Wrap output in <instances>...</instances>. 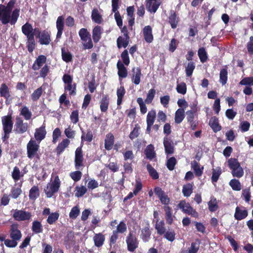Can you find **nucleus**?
<instances>
[{
	"label": "nucleus",
	"mask_w": 253,
	"mask_h": 253,
	"mask_svg": "<svg viewBox=\"0 0 253 253\" xmlns=\"http://www.w3.org/2000/svg\"><path fill=\"white\" fill-rule=\"evenodd\" d=\"M14 4L15 1L11 0L6 6L0 4V21L2 24L10 23L13 25L17 22L20 14V9L15 8L12 11Z\"/></svg>",
	"instance_id": "f257e3e1"
},
{
	"label": "nucleus",
	"mask_w": 253,
	"mask_h": 253,
	"mask_svg": "<svg viewBox=\"0 0 253 253\" xmlns=\"http://www.w3.org/2000/svg\"><path fill=\"white\" fill-rule=\"evenodd\" d=\"M1 124L3 135L2 136L3 141L7 140L9 137V134L11 132L13 123L11 115L4 116L1 117Z\"/></svg>",
	"instance_id": "f03ea898"
},
{
	"label": "nucleus",
	"mask_w": 253,
	"mask_h": 253,
	"mask_svg": "<svg viewBox=\"0 0 253 253\" xmlns=\"http://www.w3.org/2000/svg\"><path fill=\"white\" fill-rule=\"evenodd\" d=\"M60 186V180L58 176H56L54 180L48 183L45 188L44 192L48 198H51L59 189Z\"/></svg>",
	"instance_id": "7ed1b4c3"
},
{
	"label": "nucleus",
	"mask_w": 253,
	"mask_h": 253,
	"mask_svg": "<svg viewBox=\"0 0 253 253\" xmlns=\"http://www.w3.org/2000/svg\"><path fill=\"white\" fill-rule=\"evenodd\" d=\"M13 217L17 221H25L31 217V214L28 211L22 210H12Z\"/></svg>",
	"instance_id": "20e7f679"
},
{
	"label": "nucleus",
	"mask_w": 253,
	"mask_h": 253,
	"mask_svg": "<svg viewBox=\"0 0 253 253\" xmlns=\"http://www.w3.org/2000/svg\"><path fill=\"white\" fill-rule=\"evenodd\" d=\"M39 143L35 140L31 139L27 145V156L29 159H32L37 154L39 149Z\"/></svg>",
	"instance_id": "39448f33"
},
{
	"label": "nucleus",
	"mask_w": 253,
	"mask_h": 253,
	"mask_svg": "<svg viewBox=\"0 0 253 253\" xmlns=\"http://www.w3.org/2000/svg\"><path fill=\"white\" fill-rule=\"evenodd\" d=\"M126 243L127 246L128 250L130 252H133L138 247V241L135 236L132 232H129L126 238Z\"/></svg>",
	"instance_id": "423d86ee"
},
{
	"label": "nucleus",
	"mask_w": 253,
	"mask_h": 253,
	"mask_svg": "<svg viewBox=\"0 0 253 253\" xmlns=\"http://www.w3.org/2000/svg\"><path fill=\"white\" fill-rule=\"evenodd\" d=\"M15 131L18 133H23L25 132L28 129V124L24 123L23 121L19 117L16 119V123L15 125Z\"/></svg>",
	"instance_id": "0eeeda50"
},
{
	"label": "nucleus",
	"mask_w": 253,
	"mask_h": 253,
	"mask_svg": "<svg viewBox=\"0 0 253 253\" xmlns=\"http://www.w3.org/2000/svg\"><path fill=\"white\" fill-rule=\"evenodd\" d=\"M35 33L38 35L41 44L47 45L49 43L50 39L47 32L43 31L41 33L38 29H35Z\"/></svg>",
	"instance_id": "6e6552de"
},
{
	"label": "nucleus",
	"mask_w": 253,
	"mask_h": 253,
	"mask_svg": "<svg viewBox=\"0 0 253 253\" xmlns=\"http://www.w3.org/2000/svg\"><path fill=\"white\" fill-rule=\"evenodd\" d=\"M146 8L150 12L155 13L161 4V0H146Z\"/></svg>",
	"instance_id": "1a4fd4ad"
},
{
	"label": "nucleus",
	"mask_w": 253,
	"mask_h": 253,
	"mask_svg": "<svg viewBox=\"0 0 253 253\" xmlns=\"http://www.w3.org/2000/svg\"><path fill=\"white\" fill-rule=\"evenodd\" d=\"M18 224H13L10 227V238L17 242L21 239L22 234L21 231L18 229Z\"/></svg>",
	"instance_id": "9d476101"
},
{
	"label": "nucleus",
	"mask_w": 253,
	"mask_h": 253,
	"mask_svg": "<svg viewBox=\"0 0 253 253\" xmlns=\"http://www.w3.org/2000/svg\"><path fill=\"white\" fill-rule=\"evenodd\" d=\"M46 134L45 126L42 125L40 127L36 129L34 137L36 140L40 143L45 138Z\"/></svg>",
	"instance_id": "9b49d317"
},
{
	"label": "nucleus",
	"mask_w": 253,
	"mask_h": 253,
	"mask_svg": "<svg viewBox=\"0 0 253 253\" xmlns=\"http://www.w3.org/2000/svg\"><path fill=\"white\" fill-rule=\"evenodd\" d=\"M56 26L57 29L56 38L60 39L61 37L64 27V18L62 16H59L57 18Z\"/></svg>",
	"instance_id": "f8f14e48"
},
{
	"label": "nucleus",
	"mask_w": 253,
	"mask_h": 253,
	"mask_svg": "<svg viewBox=\"0 0 253 253\" xmlns=\"http://www.w3.org/2000/svg\"><path fill=\"white\" fill-rule=\"evenodd\" d=\"M83 156L82 150L81 147H78L75 151V166L76 169H79L80 167L83 166Z\"/></svg>",
	"instance_id": "ddd939ff"
},
{
	"label": "nucleus",
	"mask_w": 253,
	"mask_h": 253,
	"mask_svg": "<svg viewBox=\"0 0 253 253\" xmlns=\"http://www.w3.org/2000/svg\"><path fill=\"white\" fill-rule=\"evenodd\" d=\"M132 82L136 85L139 84L140 83L141 77L142 76L141 70L139 68H133L132 69Z\"/></svg>",
	"instance_id": "4468645a"
},
{
	"label": "nucleus",
	"mask_w": 253,
	"mask_h": 253,
	"mask_svg": "<svg viewBox=\"0 0 253 253\" xmlns=\"http://www.w3.org/2000/svg\"><path fill=\"white\" fill-rule=\"evenodd\" d=\"M129 39V37L126 32L124 33V36H120L117 41L118 48H126L128 44Z\"/></svg>",
	"instance_id": "2eb2a0df"
},
{
	"label": "nucleus",
	"mask_w": 253,
	"mask_h": 253,
	"mask_svg": "<svg viewBox=\"0 0 253 253\" xmlns=\"http://www.w3.org/2000/svg\"><path fill=\"white\" fill-rule=\"evenodd\" d=\"M151 235V231L149 224L144 227L141 230L140 238L144 242H148Z\"/></svg>",
	"instance_id": "dca6fc26"
},
{
	"label": "nucleus",
	"mask_w": 253,
	"mask_h": 253,
	"mask_svg": "<svg viewBox=\"0 0 253 253\" xmlns=\"http://www.w3.org/2000/svg\"><path fill=\"white\" fill-rule=\"evenodd\" d=\"M145 40L148 43H151L153 40L152 28L150 26H146L143 30Z\"/></svg>",
	"instance_id": "f3484780"
},
{
	"label": "nucleus",
	"mask_w": 253,
	"mask_h": 253,
	"mask_svg": "<svg viewBox=\"0 0 253 253\" xmlns=\"http://www.w3.org/2000/svg\"><path fill=\"white\" fill-rule=\"evenodd\" d=\"M22 33L27 37V38L34 36L36 34L35 33V31L33 32V29L32 25L29 23H26L22 27Z\"/></svg>",
	"instance_id": "a211bd4d"
},
{
	"label": "nucleus",
	"mask_w": 253,
	"mask_h": 253,
	"mask_svg": "<svg viewBox=\"0 0 253 253\" xmlns=\"http://www.w3.org/2000/svg\"><path fill=\"white\" fill-rule=\"evenodd\" d=\"M117 69L118 70V75L120 78H125L127 77V71L124 64L120 61H118L117 64Z\"/></svg>",
	"instance_id": "6ab92c4d"
},
{
	"label": "nucleus",
	"mask_w": 253,
	"mask_h": 253,
	"mask_svg": "<svg viewBox=\"0 0 253 253\" xmlns=\"http://www.w3.org/2000/svg\"><path fill=\"white\" fill-rule=\"evenodd\" d=\"M164 210L165 212V218L167 223L169 225H171L173 222V216L172 214L171 208L169 206H166L164 207Z\"/></svg>",
	"instance_id": "aec40b11"
},
{
	"label": "nucleus",
	"mask_w": 253,
	"mask_h": 253,
	"mask_svg": "<svg viewBox=\"0 0 253 253\" xmlns=\"http://www.w3.org/2000/svg\"><path fill=\"white\" fill-rule=\"evenodd\" d=\"M114 143V137L113 134L108 133L105 139V148L108 150H111Z\"/></svg>",
	"instance_id": "412c9836"
},
{
	"label": "nucleus",
	"mask_w": 253,
	"mask_h": 253,
	"mask_svg": "<svg viewBox=\"0 0 253 253\" xmlns=\"http://www.w3.org/2000/svg\"><path fill=\"white\" fill-rule=\"evenodd\" d=\"M0 95L6 99V101L10 97L9 88L5 84H2L0 86Z\"/></svg>",
	"instance_id": "4be33fe9"
},
{
	"label": "nucleus",
	"mask_w": 253,
	"mask_h": 253,
	"mask_svg": "<svg viewBox=\"0 0 253 253\" xmlns=\"http://www.w3.org/2000/svg\"><path fill=\"white\" fill-rule=\"evenodd\" d=\"M144 153L146 158L150 160H152L156 157L154 147L152 144H150L147 146L144 151Z\"/></svg>",
	"instance_id": "5701e85b"
},
{
	"label": "nucleus",
	"mask_w": 253,
	"mask_h": 253,
	"mask_svg": "<svg viewBox=\"0 0 253 253\" xmlns=\"http://www.w3.org/2000/svg\"><path fill=\"white\" fill-rule=\"evenodd\" d=\"M70 140L68 139H64L60 143L58 144L56 148L57 154L60 155L62 153L65 148L68 147L70 144Z\"/></svg>",
	"instance_id": "b1692460"
},
{
	"label": "nucleus",
	"mask_w": 253,
	"mask_h": 253,
	"mask_svg": "<svg viewBox=\"0 0 253 253\" xmlns=\"http://www.w3.org/2000/svg\"><path fill=\"white\" fill-rule=\"evenodd\" d=\"M46 61V57L44 55L39 56L33 66L34 70H38Z\"/></svg>",
	"instance_id": "393cba45"
},
{
	"label": "nucleus",
	"mask_w": 253,
	"mask_h": 253,
	"mask_svg": "<svg viewBox=\"0 0 253 253\" xmlns=\"http://www.w3.org/2000/svg\"><path fill=\"white\" fill-rule=\"evenodd\" d=\"M155 229L158 234L160 235L164 234L166 232L164 221L157 219L155 224Z\"/></svg>",
	"instance_id": "a878e982"
},
{
	"label": "nucleus",
	"mask_w": 253,
	"mask_h": 253,
	"mask_svg": "<svg viewBox=\"0 0 253 253\" xmlns=\"http://www.w3.org/2000/svg\"><path fill=\"white\" fill-rule=\"evenodd\" d=\"M91 18L93 21L97 24H100L103 21L101 15L96 8H94L91 12Z\"/></svg>",
	"instance_id": "bb28decb"
},
{
	"label": "nucleus",
	"mask_w": 253,
	"mask_h": 253,
	"mask_svg": "<svg viewBox=\"0 0 253 253\" xmlns=\"http://www.w3.org/2000/svg\"><path fill=\"white\" fill-rule=\"evenodd\" d=\"M248 215V212L246 210H241L239 208L237 207L234 214L235 218L238 220H242Z\"/></svg>",
	"instance_id": "cd10ccee"
},
{
	"label": "nucleus",
	"mask_w": 253,
	"mask_h": 253,
	"mask_svg": "<svg viewBox=\"0 0 253 253\" xmlns=\"http://www.w3.org/2000/svg\"><path fill=\"white\" fill-rule=\"evenodd\" d=\"M93 241L95 246L100 247L104 244L105 237L101 233L95 234L93 237Z\"/></svg>",
	"instance_id": "c85d7f7f"
},
{
	"label": "nucleus",
	"mask_w": 253,
	"mask_h": 253,
	"mask_svg": "<svg viewBox=\"0 0 253 253\" xmlns=\"http://www.w3.org/2000/svg\"><path fill=\"white\" fill-rule=\"evenodd\" d=\"M109 103V99L107 95L103 96L100 102V108L102 112L107 111Z\"/></svg>",
	"instance_id": "c756f323"
},
{
	"label": "nucleus",
	"mask_w": 253,
	"mask_h": 253,
	"mask_svg": "<svg viewBox=\"0 0 253 253\" xmlns=\"http://www.w3.org/2000/svg\"><path fill=\"white\" fill-rule=\"evenodd\" d=\"M32 230L35 234L41 233L43 231V227L41 222L35 220L32 223Z\"/></svg>",
	"instance_id": "7c9ffc66"
},
{
	"label": "nucleus",
	"mask_w": 253,
	"mask_h": 253,
	"mask_svg": "<svg viewBox=\"0 0 253 253\" xmlns=\"http://www.w3.org/2000/svg\"><path fill=\"white\" fill-rule=\"evenodd\" d=\"M102 28L99 26H95L92 31V37L94 42H97L101 38Z\"/></svg>",
	"instance_id": "2f4dec72"
},
{
	"label": "nucleus",
	"mask_w": 253,
	"mask_h": 253,
	"mask_svg": "<svg viewBox=\"0 0 253 253\" xmlns=\"http://www.w3.org/2000/svg\"><path fill=\"white\" fill-rule=\"evenodd\" d=\"M166 153L168 154H171L173 153V143L168 138H165L164 140Z\"/></svg>",
	"instance_id": "473e14b6"
},
{
	"label": "nucleus",
	"mask_w": 253,
	"mask_h": 253,
	"mask_svg": "<svg viewBox=\"0 0 253 253\" xmlns=\"http://www.w3.org/2000/svg\"><path fill=\"white\" fill-rule=\"evenodd\" d=\"M209 125L215 132L219 131L221 129V126L219 125L218 120L217 118L212 117L209 121Z\"/></svg>",
	"instance_id": "72a5a7b5"
},
{
	"label": "nucleus",
	"mask_w": 253,
	"mask_h": 253,
	"mask_svg": "<svg viewBox=\"0 0 253 253\" xmlns=\"http://www.w3.org/2000/svg\"><path fill=\"white\" fill-rule=\"evenodd\" d=\"M184 108L178 109L175 114V122L180 124L184 118Z\"/></svg>",
	"instance_id": "f704fd0d"
},
{
	"label": "nucleus",
	"mask_w": 253,
	"mask_h": 253,
	"mask_svg": "<svg viewBox=\"0 0 253 253\" xmlns=\"http://www.w3.org/2000/svg\"><path fill=\"white\" fill-rule=\"evenodd\" d=\"M169 21L172 29H175L176 28L178 23V19L174 12H170L169 18Z\"/></svg>",
	"instance_id": "c9c22d12"
},
{
	"label": "nucleus",
	"mask_w": 253,
	"mask_h": 253,
	"mask_svg": "<svg viewBox=\"0 0 253 253\" xmlns=\"http://www.w3.org/2000/svg\"><path fill=\"white\" fill-rule=\"evenodd\" d=\"M40 195L39 189L38 186H34L30 190L29 198L35 200Z\"/></svg>",
	"instance_id": "e433bc0d"
},
{
	"label": "nucleus",
	"mask_w": 253,
	"mask_h": 253,
	"mask_svg": "<svg viewBox=\"0 0 253 253\" xmlns=\"http://www.w3.org/2000/svg\"><path fill=\"white\" fill-rule=\"evenodd\" d=\"M177 207L181 209L183 212L187 214L192 208L189 204L186 203L185 201H181L178 204Z\"/></svg>",
	"instance_id": "4c0bfd02"
},
{
	"label": "nucleus",
	"mask_w": 253,
	"mask_h": 253,
	"mask_svg": "<svg viewBox=\"0 0 253 253\" xmlns=\"http://www.w3.org/2000/svg\"><path fill=\"white\" fill-rule=\"evenodd\" d=\"M125 90L123 86H121L117 89V105H120L122 102V99L124 95L125 94Z\"/></svg>",
	"instance_id": "58836bf2"
},
{
	"label": "nucleus",
	"mask_w": 253,
	"mask_h": 253,
	"mask_svg": "<svg viewBox=\"0 0 253 253\" xmlns=\"http://www.w3.org/2000/svg\"><path fill=\"white\" fill-rule=\"evenodd\" d=\"M156 115L155 110H152L150 111L147 115V124L153 125L156 118Z\"/></svg>",
	"instance_id": "ea45409f"
},
{
	"label": "nucleus",
	"mask_w": 253,
	"mask_h": 253,
	"mask_svg": "<svg viewBox=\"0 0 253 253\" xmlns=\"http://www.w3.org/2000/svg\"><path fill=\"white\" fill-rule=\"evenodd\" d=\"M221 174V169L220 168H216L212 169L211 181L212 182H216Z\"/></svg>",
	"instance_id": "a19ab883"
},
{
	"label": "nucleus",
	"mask_w": 253,
	"mask_h": 253,
	"mask_svg": "<svg viewBox=\"0 0 253 253\" xmlns=\"http://www.w3.org/2000/svg\"><path fill=\"white\" fill-rule=\"evenodd\" d=\"M62 58L64 61L66 62H69L72 60L73 56L70 52L66 50L64 48H62Z\"/></svg>",
	"instance_id": "79ce46f5"
},
{
	"label": "nucleus",
	"mask_w": 253,
	"mask_h": 253,
	"mask_svg": "<svg viewBox=\"0 0 253 253\" xmlns=\"http://www.w3.org/2000/svg\"><path fill=\"white\" fill-rule=\"evenodd\" d=\"M59 214L57 212H52L48 216L47 219V222L49 224L54 223L58 219Z\"/></svg>",
	"instance_id": "37998d69"
},
{
	"label": "nucleus",
	"mask_w": 253,
	"mask_h": 253,
	"mask_svg": "<svg viewBox=\"0 0 253 253\" xmlns=\"http://www.w3.org/2000/svg\"><path fill=\"white\" fill-rule=\"evenodd\" d=\"M209 210L213 212L216 211L218 209L217 202L216 199L212 198L208 203Z\"/></svg>",
	"instance_id": "c03bdc74"
},
{
	"label": "nucleus",
	"mask_w": 253,
	"mask_h": 253,
	"mask_svg": "<svg viewBox=\"0 0 253 253\" xmlns=\"http://www.w3.org/2000/svg\"><path fill=\"white\" fill-rule=\"evenodd\" d=\"M27 38V46L28 48V50L30 52H32L34 48L35 45V42L34 39V36H32L31 37Z\"/></svg>",
	"instance_id": "a18cd8bd"
},
{
	"label": "nucleus",
	"mask_w": 253,
	"mask_h": 253,
	"mask_svg": "<svg viewBox=\"0 0 253 253\" xmlns=\"http://www.w3.org/2000/svg\"><path fill=\"white\" fill-rule=\"evenodd\" d=\"M193 185L191 184H187L184 185L182 189V193L184 196L189 197L192 192Z\"/></svg>",
	"instance_id": "49530a36"
},
{
	"label": "nucleus",
	"mask_w": 253,
	"mask_h": 253,
	"mask_svg": "<svg viewBox=\"0 0 253 253\" xmlns=\"http://www.w3.org/2000/svg\"><path fill=\"white\" fill-rule=\"evenodd\" d=\"M230 186L235 191H240L241 189V185L240 181L236 179H232L229 182Z\"/></svg>",
	"instance_id": "de8ad7c7"
},
{
	"label": "nucleus",
	"mask_w": 253,
	"mask_h": 253,
	"mask_svg": "<svg viewBox=\"0 0 253 253\" xmlns=\"http://www.w3.org/2000/svg\"><path fill=\"white\" fill-rule=\"evenodd\" d=\"M79 35L81 39V40L84 41H86V40L90 38V36L89 33L87 32V30L85 28L81 29L79 32Z\"/></svg>",
	"instance_id": "09e8293b"
},
{
	"label": "nucleus",
	"mask_w": 253,
	"mask_h": 253,
	"mask_svg": "<svg viewBox=\"0 0 253 253\" xmlns=\"http://www.w3.org/2000/svg\"><path fill=\"white\" fill-rule=\"evenodd\" d=\"M146 167L149 174L153 179H157L159 178L158 173L150 164H147Z\"/></svg>",
	"instance_id": "8fccbe9b"
},
{
	"label": "nucleus",
	"mask_w": 253,
	"mask_h": 253,
	"mask_svg": "<svg viewBox=\"0 0 253 253\" xmlns=\"http://www.w3.org/2000/svg\"><path fill=\"white\" fill-rule=\"evenodd\" d=\"M20 114L24 116L26 120H29L31 118L32 113L26 106H24L21 109Z\"/></svg>",
	"instance_id": "3c124183"
},
{
	"label": "nucleus",
	"mask_w": 253,
	"mask_h": 253,
	"mask_svg": "<svg viewBox=\"0 0 253 253\" xmlns=\"http://www.w3.org/2000/svg\"><path fill=\"white\" fill-rule=\"evenodd\" d=\"M228 166L230 169L233 170V169L240 167V163L238 160L234 158H231L228 160Z\"/></svg>",
	"instance_id": "603ef678"
},
{
	"label": "nucleus",
	"mask_w": 253,
	"mask_h": 253,
	"mask_svg": "<svg viewBox=\"0 0 253 253\" xmlns=\"http://www.w3.org/2000/svg\"><path fill=\"white\" fill-rule=\"evenodd\" d=\"M42 87H39L35 90L31 95V98L33 101H35L38 100L41 97L42 93Z\"/></svg>",
	"instance_id": "864d4df0"
},
{
	"label": "nucleus",
	"mask_w": 253,
	"mask_h": 253,
	"mask_svg": "<svg viewBox=\"0 0 253 253\" xmlns=\"http://www.w3.org/2000/svg\"><path fill=\"white\" fill-rule=\"evenodd\" d=\"M127 227L126 224L124 221H121L117 226L116 230H114L116 233H124L126 231Z\"/></svg>",
	"instance_id": "5fc2aeb1"
},
{
	"label": "nucleus",
	"mask_w": 253,
	"mask_h": 253,
	"mask_svg": "<svg viewBox=\"0 0 253 253\" xmlns=\"http://www.w3.org/2000/svg\"><path fill=\"white\" fill-rule=\"evenodd\" d=\"M164 234V237L170 242H172L175 239V233L173 230H169Z\"/></svg>",
	"instance_id": "6e6d98bb"
},
{
	"label": "nucleus",
	"mask_w": 253,
	"mask_h": 253,
	"mask_svg": "<svg viewBox=\"0 0 253 253\" xmlns=\"http://www.w3.org/2000/svg\"><path fill=\"white\" fill-rule=\"evenodd\" d=\"M198 56L202 63L205 62L207 60V54L204 48H200L198 50Z\"/></svg>",
	"instance_id": "4d7b16f0"
},
{
	"label": "nucleus",
	"mask_w": 253,
	"mask_h": 253,
	"mask_svg": "<svg viewBox=\"0 0 253 253\" xmlns=\"http://www.w3.org/2000/svg\"><path fill=\"white\" fill-rule=\"evenodd\" d=\"M155 93L156 91L154 89L152 88L150 89L147 94V97L145 100V102L147 104L151 103L155 96Z\"/></svg>",
	"instance_id": "13d9d810"
},
{
	"label": "nucleus",
	"mask_w": 253,
	"mask_h": 253,
	"mask_svg": "<svg viewBox=\"0 0 253 253\" xmlns=\"http://www.w3.org/2000/svg\"><path fill=\"white\" fill-rule=\"evenodd\" d=\"M227 80V71L226 69H222L220 72V82L222 85L225 84Z\"/></svg>",
	"instance_id": "bf43d9fd"
},
{
	"label": "nucleus",
	"mask_w": 253,
	"mask_h": 253,
	"mask_svg": "<svg viewBox=\"0 0 253 253\" xmlns=\"http://www.w3.org/2000/svg\"><path fill=\"white\" fill-rule=\"evenodd\" d=\"M200 242L197 240L194 243H192L191 247L189 248L188 253H196L199 249Z\"/></svg>",
	"instance_id": "052dcab7"
},
{
	"label": "nucleus",
	"mask_w": 253,
	"mask_h": 253,
	"mask_svg": "<svg viewBox=\"0 0 253 253\" xmlns=\"http://www.w3.org/2000/svg\"><path fill=\"white\" fill-rule=\"evenodd\" d=\"M86 191L87 189L85 186L76 187L75 196L77 197H82L86 192Z\"/></svg>",
	"instance_id": "680f3d73"
},
{
	"label": "nucleus",
	"mask_w": 253,
	"mask_h": 253,
	"mask_svg": "<svg viewBox=\"0 0 253 253\" xmlns=\"http://www.w3.org/2000/svg\"><path fill=\"white\" fill-rule=\"evenodd\" d=\"M192 167L193 169L195 174L197 176H200L202 174V169L200 168L199 165L196 161H193L191 163Z\"/></svg>",
	"instance_id": "e2e57ef3"
},
{
	"label": "nucleus",
	"mask_w": 253,
	"mask_h": 253,
	"mask_svg": "<svg viewBox=\"0 0 253 253\" xmlns=\"http://www.w3.org/2000/svg\"><path fill=\"white\" fill-rule=\"evenodd\" d=\"M239 84L243 85H248L249 86L253 85V77H246L243 78L239 83Z\"/></svg>",
	"instance_id": "0e129e2a"
},
{
	"label": "nucleus",
	"mask_w": 253,
	"mask_h": 253,
	"mask_svg": "<svg viewBox=\"0 0 253 253\" xmlns=\"http://www.w3.org/2000/svg\"><path fill=\"white\" fill-rule=\"evenodd\" d=\"M80 211L77 206L74 207L69 213V217L70 218L75 219L79 215Z\"/></svg>",
	"instance_id": "69168bd1"
},
{
	"label": "nucleus",
	"mask_w": 253,
	"mask_h": 253,
	"mask_svg": "<svg viewBox=\"0 0 253 253\" xmlns=\"http://www.w3.org/2000/svg\"><path fill=\"white\" fill-rule=\"evenodd\" d=\"M195 66L193 62H190L186 67V74L187 77H190L194 70Z\"/></svg>",
	"instance_id": "338daca9"
},
{
	"label": "nucleus",
	"mask_w": 253,
	"mask_h": 253,
	"mask_svg": "<svg viewBox=\"0 0 253 253\" xmlns=\"http://www.w3.org/2000/svg\"><path fill=\"white\" fill-rule=\"evenodd\" d=\"M176 91L180 94H185L186 93V85L185 83H181L178 84L176 86Z\"/></svg>",
	"instance_id": "774afa93"
}]
</instances>
